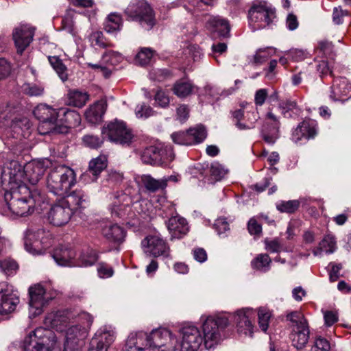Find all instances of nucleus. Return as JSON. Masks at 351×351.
<instances>
[{
    "instance_id": "40",
    "label": "nucleus",
    "mask_w": 351,
    "mask_h": 351,
    "mask_svg": "<svg viewBox=\"0 0 351 351\" xmlns=\"http://www.w3.org/2000/svg\"><path fill=\"white\" fill-rule=\"evenodd\" d=\"M145 342L140 340L139 333H131L126 341L125 351H145Z\"/></svg>"
},
{
    "instance_id": "38",
    "label": "nucleus",
    "mask_w": 351,
    "mask_h": 351,
    "mask_svg": "<svg viewBox=\"0 0 351 351\" xmlns=\"http://www.w3.org/2000/svg\"><path fill=\"white\" fill-rule=\"evenodd\" d=\"M122 26V18L120 14L110 13L106 18L104 28L108 33H115L120 31Z\"/></svg>"
},
{
    "instance_id": "61",
    "label": "nucleus",
    "mask_w": 351,
    "mask_h": 351,
    "mask_svg": "<svg viewBox=\"0 0 351 351\" xmlns=\"http://www.w3.org/2000/svg\"><path fill=\"white\" fill-rule=\"evenodd\" d=\"M247 230L251 235L260 237L262 233V226L254 217H252L248 221Z\"/></svg>"
},
{
    "instance_id": "34",
    "label": "nucleus",
    "mask_w": 351,
    "mask_h": 351,
    "mask_svg": "<svg viewBox=\"0 0 351 351\" xmlns=\"http://www.w3.org/2000/svg\"><path fill=\"white\" fill-rule=\"evenodd\" d=\"M336 250V241L333 236L327 235L319 242L318 247L313 250L314 256H321L323 252L332 254Z\"/></svg>"
},
{
    "instance_id": "15",
    "label": "nucleus",
    "mask_w": 351,
    "mask_h": 351,
    "mask_svg": "<svg viewBox=\"0 0 351 351\" xmlns=\"http://www.w3.org/2000/svg\"><path fill=\"white\" fill-rule=\"evenodd\" d=\"M19 303V297L13 287L5 282H0V314L14 312Z\"/></svg>"
},
{
    "instance_id": "55",
    "label": "nucleus",
    "mask_w": 351,
    "mask_h": 351,
    "mask_svg": "<svg viewBox=\"0 0 351 351\" xmlns=\"http://www.w3.org/2000/svg\"><path fill=\"white\" fill-rule=\"evenodd\" d=\"M32 335H28L24 340V351H49L51 348L45 347L39 343L31 341Z\"/></svg>"
},
{
    "instance_id": "27",
    "label": "nucleus",
    "mask_w": 351,
    "mask_h": 351,
    "mask_svg": "<svg viewBox=\"0 0 351 351\" xmlns=\"http://www.w3.org/2000/svg\"><path fill=\"white\" fill-rule=\"evenodd\" d=\"M25 172V182H28L32 184L31 187L36 186L44 174L43 167L36 162H28L23 166Z\"/></svg>"
},
{
    "instance_id": "6",
    "label": "nucleus",
    "mask_w": 351,
    "mask_h": 351,
    "mask_svg": "<svg viewBox=\"0 0 351 351\" xmlns=\"http://www.w3.org/2000/svg\"><path fill=\"white\" fill-rule=\"evenodd\" d=\"M140 340L145 342L147 351H176L177 339L167 328L153 330L149 334L138 332Z\"/></svg>"
},
{
    "instance_id": "12",
    "label": "nucleus",
    "mask_w": 351,
    "mask_h": 351,
    "mask_svg": "<svg viewBox=\"0 0 351 351\" xmlns=\"http://www.w3.org/2000/svg\"><path fill=\"white\" fill-rule=\"evenodd\" d=\"M275 17V11L266 3H254L248 12L249 23L253 31L266 27Z\"/></svg>"
},
{
    "instance_id": "48",
    "label": "nucleus",
    "mask_w": 351,
    "mask_h": 351,
    "mask_svg": "<svg viewBox=\"0 0 351 351\" xmlns=\"http://www.w3.org/2000/svg\"><path fill=\"white\" fill-rule=\"evenodd\" d=\"M172 76V73L167 69H152L149 73V77L152 81L163 82Z\"/></svg>"
},
{
    "instance_id": "10",
    "label": "nucleus",
    "mask_w": 351,
    "mask_h": 351,
    "mask_svg": "<svg viewBox=\"0 0 351 351\" xmlns=\"http://www.w3.org/2000/svg\"><path fill=\"white\" fill-rule=\"evenodd\" d=\"M24 178L23 165L16 160H11L8 162L3 167L1 176V183L3 192L18 189L22 186H27L25 184Z\"/></svg>"
},
{
    "instance_id": "17",
    "label": "nucleus",
    "mask_w": 351,
    "mask_h": 351,
    "mask_svg": "<svg viewBox=\"0 0 351 351\" xmlns=\"http://www.w3.org/2000/svg\"><path fill=\"white\" fill-rule=\"evenodd\" d=\"M123 60V56L114 51H106L101 56V59L98 64L88 63V66L93 69H98L106 77H109L113 71V67Z\"/></svg>"
},
{
    "instance_id": "9",
    "label": "nucleus",
    "mask_w": 351,
    "mask_h": 351,
    "mask_svg": "<svg viewBox=\"0 0 351 351\" xmlns=\"http://www.w3.org/2000/svg\"><path fill=\"white\" fill-rule=\"evenodd\" d=\"M292 330L290 334L292 346L300 350L308 342L309 330L307 321L300 311H293L287 315Z\"/></svg>"
},
{
    "instance_id": "14",
    "label": "nucleus",
    "mask_w": 351,
    "mask_h": 351,
    "mask_svg": "<svg viewBox=\"0 0 351 351\" xmlns=\"http://www.w3.org/2000/svg\"><path fill=\"white\" fill-rule=\"evenodd\" d=\"M73 209L64 199L52 205L47 213V220L54 226H62L70 221Z\"/></svg>"
},
{
    "instance_id": "36",
    "label": "nucleus",
    "mask_w": 351,
    "mask_h": 351,
    "mask_svg": "<svg viewBox=\"0 0 351 351\" xmlns=\"http://www.w3.org/2000/svg\"><path fill=\"white\" fill-rule=\"evenodd\" d=\"M248 123H243L241 122L244 117V111L241 109L237 110L233 112V117L237 120L236 126L239 130H250L255 127V122L257 121V116L254 112H247Z\"/></svg>"
},
{
    "instance_id": "4",
    "label": "nucleus",
    "mask_w": 351,
    "mask_h": 351,
    "mask_svg": "<svg viewBox=\"0 0 351 351\" xmlns=\"http://www.w3.org/2000/svg\"><path fill=\"white\" fill-rule=\"evenodd\" d=\"M76 182L74 171L65 165L53 168L47 179V186L56 195L65 196Z\"/></svg>"
},
{
    "instance_id": "31",
    "label": "nucleus",
    "mask_w": 351,
    "mask_h": 351,
    "mask_svg": "<svg viewBox=\"0 0 351 351\" xmlns=\"http://www.w3.org/2000/svg\"><path fill=\"white\" fill-rule=\"evenodd\" d=\"M62 110L60 112L62 113L63 117L58 120L59 125L66 128V132H67L69 128L77 127L81 122V116L75 110Z\"/></svg>"
},
{
    "instance_id": "62",
    "label": "nucleus",
    "mask_w": 351,
    "mask_h": 351,
    "mask_svg": "<svg viewBox=\"0 0 351 351\" xmlns=\"http://www.w3.org/2000/svg\"><path fill=\"white\" fill-rule=\"evenodd\" d=\"M265 249L272 253L279 252L282 250V245L279 239L276 238L272 240L265 239Z\"/></svg>"
},
{
    "instance_id": "30",
    "label": "nucleus",
    "mask_w": 351,
    "mask_h": 351,
    "mask_svg": "<svg viewBox=\"0 0 351 351\" xmlns=\"http://www.w3.org/2000/svg\"><path fill=\"white\" fill-rule=\"evenodd\" d=\"M75 256V252L64 245H60L56 248L52 255L54 261L60 266H71V261Z\"/></svg>"
},
{
    "instance_id": "37",
    "label": "nucleus",
    "mask_w": 351,
    "mask_h": 351,
    "mask_svg": "<svg viewBox=\"0 0 351 351\" xmlns=\"http://www.w3.org/2000/svg\"><path fill=\"white\" fill-rule=\"evenodd\" d=\"M143 186L147 191L155 193L159 190L165 189V180L155 179L150 175H143L141 178Z\"/></svg>"
},
{
    "instance_id": "20",
    "label": "nucleus",
    "mask_w": 351,
    "mask_h": 351,
    "mask_svg": "<svg viewBox=\"0 0 351 351\" xmlns=\"http://www.w3.org/2000/svg\"><path fill=\"white\" fill-rule=\"evenodd\" d=\"M34 35V29L27 25L21 24L12 32V38L17 53L22 54L30 45Z\"/></svg>"
},
{
    "instance_id": "64",
    "label": "nucleus",
    "mask_w": 351,
    "mask_h": 351,
    "mask_svg": "<svg viewBox=\"0 0 351 351\" xmlns=\"http://www.w3.org/2000/svg\"><path fill=\"white\" fill-rule=\"evenodd\" d=\"M120 201H119V204L115 202L113 204V206L112 208V213L113 215H117L119 217H123L126 212L130 210V206L128 204H119Z\"/></svg>"
},
{
    "instance_id": "19",
    "label": "nucleus",
    "mask_w": 351,
    "mask_h": 351,
    "mask_svg": "<svg viewBox=\"0 0 351 351\" xmlns=\"http://www.w3.org/2000/svg\"><path fill=\"white\" fill-rule=\"evenodd\" d=\"M233 317L237 332L241 336L252 337L254 333V326L251 321L254 317L253 311L248 308L239 309Z\"/></svg>"
},
{
    "instance_id": "58",
    "label": "nucleus",
    "mask_w": 351,
    "mask_h": 351,
    "mask_svg": "<svg viewBox=\"0 0 351 351\" xmlns=\"http://www.w3.org/2000/svg\"><path fill=\"white\" fill-rule=\"evenodd\" d=\"M84 144L92 149H97L101 147L104 143V138L93 134H86L82 138Z\"/></svg>"
},
{
    "instance_id": "16",
    "label": "nucleus",
    "mask_w": 351,
    "mask_h": 351,
    "mask_svg": "<svg viewBox=\"0 0 351 351\" xmlns=\"http://www.w3.org/2000/svg\"><path fill=\"white\" fill-rule=\"evenodd\" d=\"M144 252L154 257L167 258L170 255V248L167 243L158 235H149L141 242Z\"/></svg>"
},
{
    "instance_id": "53",
    "label": "nucleus",
    "mask_w": 351,
    "mask_h": 351,
    "mask_svg": "<svg viewBox=\"0 0 351 351\" xmlns=\"http://www.w3.org/2000/svg\"><path fill=\"white\" fill-rule=\"evenodd\" d=\"M18 264L12 259H5L0 261V271L6 276H11L16 273L18 269Z\"/></svg>"
},
{
    "instance_id": "54",
    "label": "nucleus",
    "mask_w": 351,
    "mask_h": 351,
    "mask_svg": "<svg viewBox=\"0 0 351 351\" xmlns=\"http://www.w3.org/2000/svg\"><path fill=\"white\" fill-rule=\"evenodd\" d=\"M271 317L270 312L263 308L258 311V325L262 331L266 332L269 326V322Z\"/></svg>"
},
{
    "instance_id": "45",
    "label": "nucleus",
    "mask_w": 351,
    "mask_h": 351,
    "mask_svg": "<svg viewBox=\"0 0 351 351\" xmlns=\"http://www.w3.org/2000/svg\"><path fill=\"white\" fill-rule=\"evenodd\" d=\"M274 53L272 48L267 47L258 49L253 56L251 62L254 64H261L266 62Z\"/></svg>"
},
{
    "instance_id": "39",
    "label": "nucleus",
    "mask_w": 351,
    "mask_h": 351,
    "mask_svg": "<svg viewBox=\"0 0 351 351\" xmlns=\"http://www.w3.org/2000/svg\"><path fill=\"white\" fill-rule=\"evenodd\" d=\"M76 12L75 10L68 8L62 20V29L73 36H75L77 34L74 22V16Z\"/></svg>"
},
{
    "instance_id": "28",
    "label": "nucleus",
    "mask_w": 351,
    "mask_h": 351,
    "mask_svg": "<svg viewBox=\"0 0 351 351\" xmlns=\"http://www.w3.org/2000/svg\"><path fill=\"white\" fill-rule=\"evenodd\" d=\"M108 160L105 155H100L89 162L88 171L82 176V179L86 180L88 173L92 174V181H96L99 174L107 167Z\"/></svg>"
},
{
    "instance_id": "63",
    "label": "nucleus",
    "mask_w": 351,
    "mask_h": 351,
    "mask_svg": "<svg viewBox=\"0 0 351 351\" xmlns=\"http://www.w3.org/2000/svg\"><path fill=\"white\" fill-rule=\"evenodd\" d=\"M213 227L219 235L225 234L226 231L230 230L228 223L227 222L226 219L223 217L217 219L215 221Z\"/></svg>"
},
{
    "instance_id": "51",
    "label": "nucleus",
    "mask_w": 351,
    "mask_h": 351,
    "mask_svg": "<svg viewBox=\"0 0 351 351\" xmlns=\"http://www.w3.org/2000/svg\"><path fill=\"white\" fill-rule=\"evenodd\" d=\"M98 256L94 250H87L81 253L79 257L80 266L88 267L93 265L97 260Z\"/></svg>"
},
{
    "instance_id": "29",
    "label": "nucleus",
    "mask_w": 351,
    "mask_h": 351,
    "mask_svg": "<svg viewBox=\"0 0 351 351\" xmlns=\"http://www.w3.org/2000/svg\"><path fill=\"white\" fill-rule=\"evenodd\" d=\"M107 104L106 99H101L96 101L86 111L85 117L86 120L93 124L100 122L106 109Z\"/></svg>"
},
{
    "instance_id": "60",
    "label": "nucleus",
    "mask_w": 351,
    "mask_h": 351,
    "mask_svg": "<svg viewBox=\"0 0 351 351\" xmlns=\"http://www.w3.org/2000/svg\"><path fill=\"white\" fill-rule=\"evenodd\" d=\"M330 345L329 341L326 339L319 337L316 339L311 351H330Z\"/></svg>"
},
{
    "instance_id": "59",
    "label": "nucleus",
    "mask_w": 351,
    "mask_h": 351,
    "mask_svg": "<svg viewBox=\"0 0 351 351\" xmlns=\"http://www.w3.org/2000/svg\"><path fill=\"white\" fill-rule=\"evenodd\" d=\"M123 180V174L122 172L115 169H110L108 171L106 181L109 184L119 185Z\"/></svg>"
},
{
    "instance_id": "32",
    "label": "nucleus",
    "mask_w": 351,
    "mask_h": 351,
    "mask_svg": "<svg viewBox=\"0 0 351 351\" xmlns=\"http://www.w3.org/2000/svg\"><path fill=\"white\" fill-rule=\"evenodd\" d=\"M145 95L147 98L154 99L153 105L156 107L165 108L170 102L169 93L167 89H152V93L145 92Z\"/></svg>"
},
{
    "instance_id": "13",
    "label": "nucleus",
    "mask_w": 351,
    "mask_h": 351,
    "mask_svg": "<svg viewBox=\"0 0 351 351\" xmlns=\"http://www.w3.org/2000/svg\"><path fill=\"white\" fill-rule=\"evenodd\" d=\"M174 158L172 150L169 148H160L156 146L146 147L141 154V160L144 164L162 166L167 165Z\"/></svg>"
},
{
    "instance_id": "50",
    "label": "nucleus",
    "mask_w": 351,
    "mask_h": 351,
    "mask_svg": "<svg viewBox=\"0 0 351 351\" xmlns=\"http://www.w3.org/2000/svg\"><path fill=\"white\" fill-rule=\"evenodd\" d=\"M192 145L202 143L206 137V131L203 125H197L189 130Z\"/></svg>"
},
{
    "instance_id": "57",
    "label": "nucleus",
    "mask_w": 351,
    "mask_h": 351,
    "mask_svg": "<svg viewBox=\"0 0 351 351\" xmlns=\"http://www.w3.org/2000/svg\"><path fill=\"white\" fill-rule=\"evenodd\" d=\"M171 138L175 143L182 145H191L192 140L189 136V130L186 132H177L171 134Z\"/></svg>"
},
{
    "instance_id": "26",
    "label": "nucleus",
    "mask_w": 351,
    "mask_h": 351,
    "mask_svg": "<svg viewBox=\"0 0 351 351\" xmlns=\"http://www.w3.org/2000/svg\"><path fill=\"white\" fill-rule=\"evenodd\" d=\"M44 324L46 327H50L58 331L63 332L69 326V319L64 313H51L46 316Z\"/></svg>"
},
{
    "instance_id": "23",
    "label": "nucleus",
    "mask_w": 351,
    "mask_h": 351,
    "mask_svg": "<svg viewBox=\"0 0 351 351\" xmlns=\"http://www.w3.org/2000/svg\"><path fill=\"white\" fill-rule=\"evenodd\" d=\"M29 335H32L31 341L39 343L45 346V347L53 348L56 342V337L54 332L44 327L36 328Z\"/></svg>"
},
{
    "instance_id": "49",
    "label": "nucleus",
    "mask_w": 351,
    "mask_h": 351,
    "mask_svg": "<svg viewBox=\"0 0 351 351\" xmlns=\"http://www.w3.org/2000/svg\"><path fill=\"white\" fill-rule=\"evenodd\" d=\"M300 204V202L296 199L280 201L276 204V208L280 213H293L298 209Z\"/></svg>"
},
{
    "instance_id": "21",
    "label": "nucleus",
    "mask_w": 351,
    "mask_h": 351,
    "mask_svg": "<svg viewBox=\"0 0 351 351\" xmlns=\"http://www.w3.org/2000/svg\"><path fill=\"white\" fill-rule=\"evenodd\" d=\"M280 123L271 112L267 114V120L262 130L264 141L269 144H274L280 136Z\"/></svg>"
},
{
    "instance_id": "1",
    "label": "nucleus",
    "mask_w": 351,
    "mask_h": 351,
    "mask_svg": "<svg viewBox=\"0 0 351 351\" xmlns=\"http://www.w3.org/2000/svg\"><path fill=\"white\" fill-rule=\"evenodd\" d=\"M228 325L226 316L208 317L202 324L203 336L195 326L183 327L180 351H197L203 342L207 350L215 348L225 338V329Z\"/></svg>"
},
{
    "instance_id": "44",
    "label": "nucleus",
    "mask_w": 351,
    "mask_h": 351,
    "mask_svg": "<svg viewBox=\"0 0 351 351\" xmlns=\"http://www.w3.org/2000/svg\"><path fill=\"white\" fill-rule=\"evenodd\" d=\"M154 56V51L151 48L143 47L135 56L136 64L145 66L148 64Z\"/></svg>"
},
{
    "instance_id": "33",
    "label": "nucleus",
    "mask_w": 351,
    "mask_h": 351,
    "mask_svg": "<svg viewBox=\"0 0 351 351\" xmlns=\"http://www.w3.org/2000/svg\"><path fill=\"white\" fill-rule=\"evenodd\" d=\"M103 235L110 241L121 243L124 240L125 232L117 224H108L102 229Z\"/></svg>"
},
{
    "instance_id": "46",
    "label": "nucleus",
    "mask_w": 351,
    "mask_h": 351,
    "mask_svg": "<svg viewBox=\"0 0 351 351\" xmlns=\"http://www.w3.org/2000/svg\"><path fill=\"white\" fill-rule=\"evenodd\" d=\"M136 117L140 119H147L155 114L154 109L145 102L139 103L134 109Z\"/></svg>"
},
{
    "instance_id": "47",
    "label": "nucleus",
    "mask_w": 351,
    "mask_h": 351,
    "mask_svg": "<svg viewBox=\"0 0 351 351\" xmlns=\"http://www.w3.org/2000/svg\"><path fill=\"white\" fill-rule=\"evenodd\" d=\"M209 172L212 181H219L225 177L228 170L220 163L215 162L210 165Z\"/></svg>"
},
{
    "instance_id": "3",
    "label": "nucleus",
    "mask_w": 351,
    "mask_h": 351,
    "mask_svg": "<svg viewBox=\"0 0 351 351\" xmlns=\"http://www.w3.org/2000/svg\"><path fill=\"white\" fill-rule=\"evenodd\" d=\"M3 210L18 217L32 214L36 208L46 201L45 193L38 186H22L18 189L3 192Z\"/></svg>"
},
{
    "instance_id": "56",
    "label": "nucleus",
    "mask_w": 351,
    "mask_h": 351,
    "mask_svg": "<svg viewBox=\"0 0 351 351\" xmlns=\"http://www.w3.org/2000/svg\"><path fill=\"white\" fill-rule=\"evenodd\" d=\"M330 97L335 101L344 102L351 97V89H332Z\"/></svg>"
},
{
    "instance_id": "7",
    "label": "nucleus",
    "mask_w": 351,
    "mask_h": 351,
    "mask_svg": "<svg viewBox=\"0 0 351 351\" xmlns=\"http://www.w3.org/2000/svg\"><path fill=\"white\" fill-rule=\"evenodd\" d=\"M62 110L56 109L46 104L38 105L33 111L36 119L40 121L38 130L42 135L50 133L63 134L66 132V128L59 125L58 117Z\"/></svg>"
},
{
    "instance_id": "8",
    "label": "nucleus",
    "mask_w": 351,
    "mask_h": 351,
    "mask_svg": "<svg viewBox=\"0 0 351 351\" xmlns=\"http://www.w3.org/2000/svg\"><path fill=\"white\" fill-rule=\"evenodd\" d=\"M49 236L43 226L29 225L23 233L25 249L34 255L43 254L49 245Z\"/></svg>"
},
{
    "instance_id": "35",
    "label": "nucleus",
    "mask_w": 351,
    "mask_h": 351,
    "mask_svg": "<svg viewBox=\"0 0 351 351\" xmlns=\"http://www.w3.org/2000/svg\"><path fill=\"white\" fill-rule=\"evenodd\" d=\"M89 99L88 93L78 89H72L68 93L67 103L77 108L84 106Z\"/></svg>"
},
{
    "instance_id": "5",
    "label": "nucleus",
    "mask_w": 351,
    "mask_h": 351,
    "mask_svg": "<svg viewBox=\"0 0 351 351\" xmlns=\"http://www.w3.org/2000/svg\"><path fill=\"white\" fill-rule=\"evenodd\" d=\"M124 13L130 21L138 23L147 31L152 29L157 23L155 12L145 0L131 1Z\"/></svg>"
},
{
    "instance_id": "11",
    "label": "nucleus",
    "mask_w": 351,
    "mask_h": 351,
    "mask_svg": "<svg viewBox=\"0 0 351 351\" xmlns=\"http://www.w3.org/2000/svg\"><path fill=\"white\" fill-rule=\"evenodd\" d=\"M101 134L111 142L121 145H130L134 138L132 130L127 127L125 123L117 120L104 126Z\"/></svg>"
},
{
    "instance_id": "41",
    "label": "nucleus",
    "mask_w": 351,
    "mask_h": 351,
    "mask_svg": "<svg viewBox=\"0 0 351 351\" xmlns=\"http://www.w3.org/2000/svg\"><path fill=\"white\" fill-rule=\"evenodd\" d=\"M83 329H84V327H83ZM64 331L66 332L65 350L68 348V347L69 346V343H75V339L82 338L85 334V331L84 330H82L81 326H79L77 325H74L69 328H66V330H64Z\"/></svg>"
},
{
    "instance_id": "25",
    "label": "nucleus",
    "mask_w": 351,
    "mask_h": 351,
    "mask_svg": "<svg viewBox=\"0 0 351 351\" xmlns=\"http://www.w3.org/2000/svg\"><path fill=\"white\" fill-rule=\"evenodd\" d=\"M67 204L74 206L76 209L86 208L89 204V197L88 194L82 189H77L70 193L66 194V199H64Z\"/></svg>"
},
{
    "instance_id": "18",
    "label": "nucleus",
    "mask_w": 351,
    "mask_h": 351,
    "mask_svg": "<svg viewBox=\"0 0 351 351\" xmlns=\"http://www.w3.org/2000/svg\"><path fill=\"white\" fill-rule=\"evenodd\" d=\"M29 317H35L43 312V307L47 303L45 298V289L40 285H35L29 289Z\"/></svg>"
},
{
    "instance_id": "42",
    "label": "nucleus",
    "mask_w": 351,
    "mask_h": 351,
    "mask_svg": "<svg viewBox=\"0 0 351 351\" xmlns=\"http://www.w3.org/2000/svg\"><path fill=\"white\" fill-rule=\"evenodd\" d=\"M48 60L53 69L58 75L59 77L63 82L67 80V68L62 62V60L58 56H49Z\"/></svg>"
},
{
    "instance_id": "52",
    "label": "nucleus",
    "mask_w": 351,
    "mask_h": 351,
    "mask_svg": "<svg viewBox=\"0 0 351 351\" xmlns=\"http://www.w3.org/2000/svg\"><path fill=\"white\" fill-rule=\"evenodd\" d=\"M307 129H311V132L313 130V128L309 126V124L306 122V120L303 121L298 126L293 130L292 133L291 140L295 143H298L302 140H305V136L302 133V130H306Z\"/></svg>"
},
{
    "instance_id": "24",
    "label": "nucleus",
    "mask_w": 351,
    "mask_h": 351,
    "mask_svg": "<svg viewBox=\"0 0 351 351\" xmlns=\"http://www.w3.org/2000/svg\"><path fill=\"white\" fill-rule=\"evenodd\" d=\"M206 27L210 31L216 32L223 38L230 36V25L228 20L219 16H210L206 23Z\"/></svg>"
},
{
    "instance_id": "2",
    "label": "nucleus",
    "mask_w": 351,
    "mask_h": 351,
    "mask_svg": "<svg viewBox=\"0 0 351 351\" xmlns=\"http://www.w3.org/2000/svg\"><path fill=\"white\" fill-rule=\"evenodd\" d=\"M20 108L14 104H8L0 108V134L2 139L15 154L23 148V139L31 133L32 123L25 117H14Z\"/></svg>"
},
{
    "instance_id": "22",
    "label": "nucleus",
    "mask_w": 351,
    "mask_h": 351,
    "mask_svg": "<svg viewBox=\"0 0 351 351\" xmlns=\"http://www.w3.org/2000/svg\"><path fill=\"white\" fill-rule=\"evenodd\" d=\"M167 226L171 239H181L189 232L186 220L180 216L171 217L168 220Z\"/></svg>"
},
{
    "instance_id": "43",
    "label": "nucleus",
    "mask_w": 351,
    "mask_h": 351,
    "mask_svg": "<svg viewBox=\"0 0 351 351\" xmlns=\"http://www.w3.org/2000/svg\"><path fill=\"white\" fill-rule=\"evenodd\" d=\"M271 259L267 254L258 255L251 263L254 269L266 272L269 270Z\"/></svg>"
}]
</instances>
